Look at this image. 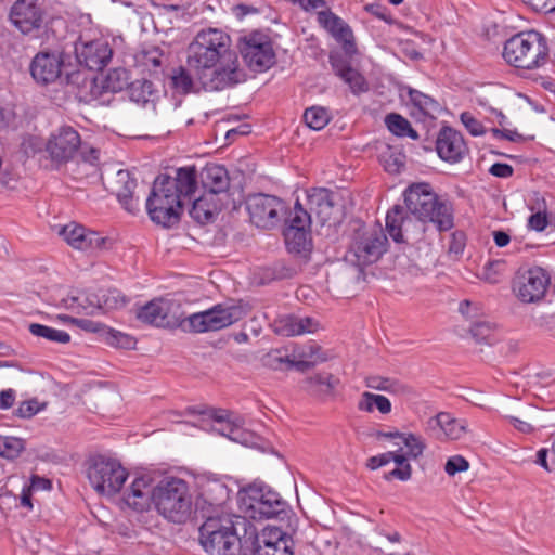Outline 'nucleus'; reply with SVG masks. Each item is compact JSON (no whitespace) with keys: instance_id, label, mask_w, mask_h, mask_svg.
<instances>
[{"instance_id":"nucleus-1","label":"nucleus","mask_w":555,"mask_h":555,"mask_svg":"<svg viewBox=\"0 0 555 555\" xmlns=\"http://www.w3.org/2000/svg\"><path fill=\"white\" fill-rule=\"evenodd\" d=\"M403 196L404 205H395L386 216V230L396 243L422 240L426 222L434 223L440 232L453 228L452 207L441 202L429 184H413Z\"/></svg>"},{"instance_id":"nucleus-2","label":"nucleus","mask_w":555,"mask_h":555,"mask_svg":"<svg viewBox=\"0 0 555 555\" xmlns=\"http://www.w3.org/2000/svg\"><path fill=\"white\" fill-rule=\"evenodd\" d=\"M230 37L220 29L199 31L188 48V66L194 70L201 88L219 91L244 80L237 55L230 49Z\"/></svg>"},{"instance_id":"nucleus-3","label":"nucleus","mask_w":555,"mask_h":555,"mask_svg":"<svg viewBox=\"0 0 555 555\" xmlns=\"http://www.w3.org/2000/svg\"><path fill=\"white\" fill-rule=\"evenodd\" d=\"M246 310L240 304L222 302L210 309L184 317L177 300L155 298L135 310V317L144 324L163 327H183L194 333L219 331L242 320Z\"/></svg>"},{"instance_id":"nucleus-4","label":"nucleus","mask_w":555,"mask_h":555,"mask_svg":"<svg viewBox=\"0 0 555 555\" xmlns=\"http://www.w3.org/2000/svg\"><path fill=\"white\" fill-rule=\"evenodd\" d=\"M196 189L197 171L194 166L178 168L173 178L168 175L156 177L145 203L151 220L164 228L177 224L183 205L192 201Z\"/></svg>"},{"instance_id":"nucleus-5","label":"nucleus","mask_w":555,"mask_h":555,"mask_svg":"<svg viewBox=\"0 0 555 555\" xmlns=\"http://www.w3.org/2000/svg\"><path fill=\"white\" fill-rule=\"evenodd\" d=\"M238 508L244 518L254 520L274 518L282 524L298 522L296 515L281 495L269 486L254 481L237 493Z\"/></svg>"},{"instance_id":"nucleus-6","label":"nucleus","mask_w":555,"mask_h":555,"mask_svg":"<svg viewBox=\"0 0 555 555\" xmlns=\"http://www.w3.org/2000/svg\"><path fill=\"white\" fill-rule=\"evenodd\" d=\"M503 57L516 68H539L548 60L547 40L537 30L518 33L506 40Z\"/></svg>"},{"instance_id":"nucleus-7","label":"nucleus","mask_w":555,"mask_h":555,"mask_svg":"<svg viewBox=\"0 0 555 555\" xmlns=\"http://www.w3.org/2000/svg\"><path fill=\"white\" fill-rule=\"evenodd\" d=\"M199 542L210 555H246L235 522L229 516H210L199 528Z\"/></svg>"},{"instance_id":"nucleus-8","label":"nucleus","mask_w":555,"mask_h":555,"mask_svg":"<svg viewBox=\"0 0 555 555\" xmlns=\"http://www.w3.org/2000/svg\"><path fill=\"white\" fill-rule=\"evenodd\" d=\"M153 502L165 518L173 522H183L190 514L192 496L183 479L167 477L153 489Z\"/></svg>"},{"instance_id":"nucleus-9","label":"nucleus","mask_w":555,"mask_h":555,"mask_svg":"<svg viewBox=\"0 0 555 555\" xmlns=\"http://www.w3.org/2000/svg\"><path fill=\"white\" fill-rule=\"evenodd\" d=\"M87 476L98 493L114 495L122 488L128 473L118 461L98 455L90 460Z\"/></svg>"},{"instance_id":"nucleus-10","label":"nucleus","mask_w":555,"mask_h":555,"mask_svg":"<svg viewBox=\"0 0 555 555\" xmlns=\"http://www.w3.org/2000/svg\"><path fill=\"white\" fill-rule=\"evenodd\" d=\"M387 243L382 229H360L354 234L346 258L360 268L372 264L386 251Z\"/></svg>"},{"instance_id":"nucleus-11","label":"nucleus","mask_w":555,"mask_h":555,"mask_svg":"<svg viewBox=\"0 0 555 555\" xmlns=\"http://www.w3.org/2000/svg\"><path fill=\"white\" fill-rule=\"evenodd\" d=\"M281 526H268L259 534H255L254 555H294L293 533L297 522H284Z\"/></svg>"},{"instance_id":"nucleus-12","label":"nucleus","mask_w":555,"mask_h":555,"mask_svg":"<svg viewBox=\"0 0 555 555\" xmlns=\"http://www.w3.org/2000/svg\"><path fill=\"white\" fill-rule=\"evenodd\" d=\"M550 284V273L535 266L519 270L513 280L512 289L522 304H537L545 297Z\"/></svg>"},{"instance_id":"nucleus-13","label":"nucleus","mask_w":555,"mask_h":555,"mask_svg":"<svg viewBox=\"0 0 555 555\" xmlns=\"http://www.w3.org/2000/svg\"><path fill=\"white\" fill-rule=\"evenodd\" d=\"M245 204L251 223L261 229H272L279 224L286 210L281 198L263 193L249 195Z\"/></svg>"},{"instance_id":"nucleus-14","label":"nucleus","mask_w":555,"mask_h":555,"mask_svg":"<svg viewBox=\"0 0 555 555\" xmlns=\"http://www.w3.org/2000/svg\"><path fill=\"white\" fill-rule=\"evenodd\" d=\"M246 65L254 72H263L275 63V53L269 38L261 33L245 36L238 43Z\"/></svg>"},{"instance_id":"nucleus-15","label":"nucleus","mask_w":555,"mask_h":555,"mask_svg":"<svg viewBox=\"0 0 555 555\" xmlns=\"http://www.w3.org/2000/svg\"><path fill=\"white\" fill-rule=\"evenodd\" d=\"M64 62V52L42 50L33 57L29 72L38 85L55 83L62 79Z\"/></svg>"},{"instance_id":"nucleus-16","label":"nucleus","mask_w":555,"mask_h":555,"mask_svg":"<svg viewBox=\"0 0 555 555\" xmlns=\"http://www.w3.org/2000/svg\"><path fill=\"white\" fill-rule=\"evenodd\" d=\"M81 146L79 133L69 126L59 128L47 143V152L57 163H66L74 157Z\"/></svg>"},{"instance_id":"nucleus-17","label":"nucleus","mask_w":555,"mask_h":555,"mask_svg":"<svg viewBox=\"0 0 555 555\" xmlns=\"http://www.w3.org/2000/svg\"><path fill=\"white\" fill-rule=\"evenodd\" d=\"M10 21L24 35L39 30L43 23V11L37 0H16L10 11Z\"/></svg>"},{"instance_id":"nucleus-18","label":"nucleus","mask_w":555,"mask_h":555,"mask_svg":"<svg viewBox=\"0 0 555 555\" xmlns=\"http://www.w3.org/2000/svg\"><path fill=\"white\" fill-rule=\"evenodd\" d=\"M75 53L79 64L90 70H102L113 54L109 44L102 39L76 43Z\"/></svg>"},{"instance_id":"nucleus-19","label":"nucleus","mask_w":555,"mask_h":555,"mask_svg":"<svg viewBox=\"0 0 555 555\" xmlns=\"http://www.w3.org/2000/svg\"><path fill=\"white\" fill-rule=\"evenodd\" d=\"M59 234L68 245L85 251L102 249L106 243V237L100 233L76 223L64 225Z\"/></svg>"},{"instance_id":"nucleus-20","label":"nucleus","mask_w":555,"mask_h":555,"mask_svg":"<svg viewBox=\"0 0 555 555\" xmlns=\"http://www.w3.org/2000/svg\"><path fill=\"white\" fill-rule=\"evenodd\" d=\"M436 150L441 159L457 163L463 159L467 146L459 131L450 127H443L437 137Z\"/></svg>"},{"instance_id":"nucleus-21","label":"nucleus","mask_w":555,"mask_h":555,"mask_svg":"<svg viewBox=\"0 0 555 555\" xmlns=\"http://www.w3.org/2000/svg\"><path fill=\"white\" fill-rule=\"evenodd\" d=\"M154 479L150 475L137 477L124 495L125 503L137 509L143 511L153 500Z\"/></svg>"},{"instance_id":"nucleus-22","label":"nucleus","mask_w":555,"mask_h":555,"mask_svg":"<svg viewBox=\"0 0 555 555\" xmlns=\"http://www.w3.org/2000/svg\"><path fill=\"white\" fill-rule=\"evenodd\" d=\"M335 196L333 191L324 188H315L308 193V206L323 224L332 218Z\"/></svg>"},{"instance_id":"nucleus-23","label":"nucleus","mask_w":555,"mask_h":555,"mask_svg":"<svg viewBox=\"0 0 555 555\" xmlns=\"http://www.w3.org/2000/svg\"><path fill=\"white\" fill-rule=\"evenodd\" d=\"M318 22L322 25L337 41L344 43L346 50L353 47L352 31L350 27L336 14L330 10L318 13Z\"/></svg>"},{"instance_id":"nucleus-24","label":"nucleus","mask_w":555,"mask_h":555,"mask_svg":"<svg viewBox=\"0 0 555 555\" xmlns=\"http://www.w3.org/2000/svg\"><path fill=\"white\" fill-rule=\"evenodd\" d=\"M137 180L131 177L128 170H119L117 172L115 193L119 203L130 214L138 212L140 207L139 199L133 196Z\"/></svg>"},{"instance_id":"nucleus-25","label":"nucleus","mask_w":555,"mask_h":555,"mask_svg":"<svg viewBox=\"0 0 555 555\" xmlns=\"http://www.w3.org/2000/svg\"><path fill=\"white\" fill-rule=\"evenodd\" d=\"M427 429L437 438L444 436L451 440L460 439L465 430L464 426L461 425L457 420L444 412L438 413L435 417L429 418Z\"/></svg>"},{"instance_id":"nucleus-26","label":"nucleus","mask_w":555,"mask_h":555,"mask_svg":"<svg viewBox=\"0 0 555 555\" xmlns=\"http://www.w3.org/2000/svg\"><path fill=\"white\" fill-rule=\"evenodd\" d=\"M201 182L210 194L223 193L230 185L228 170L221 165H206L201 172Z\"/></svg>"},{"instance_id":"nucleus-27","label":"nucleus","mask_w":555,"mask_h":555,"mask_svg":"<svg viewBox=\"0 0 555 555\" xmlns=\"http://www.w3.org/2000/svg\"><path fill=\"white\" fill-rule=\"evenodd\" d=\"M284 238L289 253L307 257L312 249L310 229L286 227Z\"/></svg>"},{"instance_id":"nucleus-28","label":"nucleus","mask_w":555,"mask_h":555,"mask_svg":"<svg viewBox=\"0 0 555 555\" xmlns=\"http://www.w3.org/2000/svg\"><path fill=\"white\" fill-rule=\"evenodd\" d=\"M129 99L142 106L154 104L158 98V90L154 88L152 81L147 79H138L129 83L127 88Z\"/></svg>"},{"instance_id":"nucleus-29","label":"nucleus","mask_w":555,"mask_h":555,"mask_svg":"<svg viewBox=\"0 0 555 555\" xmlns=\"http://www.w3.org/2000/svg\"><path fill=\"white\" fill-rule=\"evenodd\" d=\"M315 326V322L310 318L286 317L275 323V332L283 336H295L311 333Z\"/></svg>"},{"instance_id":"nucleus-30","label":"nucleus","mask_w":555,"mask_h":555,"mask_svg":"<svg viewBox=\"0 0 555 555\" xmlns=\"http://www.w3.org/2000/svg\"><path fill=\"white\" fill-rule=\"evenodd\" d=\"M170 81L172 89H175L178 93L181 94L196 92L199 90L197 85L201 86V83L197 80V77L195 76L194 78L189 72V69L182 66H179L172 70V74L170 75Z\"/></svg>"},{"instance_id":"nucleus-31","label":"nucleus","mask_w":555,"mask_h":555,"mask_svg":"<svg viewBox=\"0 0 555 555\" xmlns=\"http://www.w3.org/2000/svg\"><path fill=\"white\" fill-rule=\"evenodd\" d=\"M106 93L102 81H99L96 78L82 77L77 96L80 102L89 104L94 101L104 102L105 100L101 101V99Z\"/></svg>"},{"instance_id":"nucleus-32","label":"nucleus","mask_w":555,"mask_h":555,"mask_svg":"<svg viewBox=\"0 0 555 555\" xmlns=\"http://www.w3.org/2000/svg\"><path fill=\"white\" fill-rule=\"evenodd\" d=\"M388 130L397 137L418 139V133L412 128L410 121L397 113H390L385 118Z\"/></svg>"},{"instance_id":"nucleus-33","label":"nucleus","mask_w":555,"mask_h":555,"mask_svg":"<svg viewBox=\"0 0 555 555\" xmlns=\"http://www.w3.org/2000/svg\"><path fill=\"white\" fill-rule=\"evenodd\" d=\"M409 98L412 104L422 113L424 116L435 118L436 114L440 112L439 103L427 94L421 91L410 89Z\"/></svg>"},{"instance_id":"nucleus-34","label":"nucleus","mask_w":555,"mask_h":555,"mask_svg":"<svg viewBox=\"0 0 555 555\" xmlns=\"http://www.w3.org/2000/svg\"><path fill=\"white\" fill-rule=\"evenodd\" d=\"M320 351V347L315 344L309 345L307 348H304L300 352H298V360H291L288 361L289 367H295L296 370L300 372H305L315 365V363L320 360L323 361L324 359H320L317 357V353Z\"/></svg>"},{"instance_id":"nucleus-35","label":"nucleus","mask_w":555,"mask_h":555,"mask_svg":"<svg viewBox=\"0 0 555 555\" xmlns=\"http://www.w3.org/2000/svg\"><path fill=\"white\" fill-rule=\"evenodd\" d=\"M217 207L208 204L205 197H199L193 201L190 209V216L201 224L208 223L212 220Z\"/></svg>"},{"instance_id":"nucleus-36","label":"nucleus","mask_w":555,"mask_h":555,"mask_svg":"<svg viewBox=\"0 0 555 555\" xmlns=\"http://www.w3.org/2000/svg\"><path fill=\"white\" fill-rule=\"evenodd\" d=\"M107 93H116L128 88V74L122 68H115L107 73L106 77L101 80Z\"/></svg>"},{"instance_id":"nucleus-37","label":"nucleus","mask_w":555,"mask_h":555,"mask_svg":"<svg viewBox=\"0 0 555 555\" xmlns=\"http://www.w3.org/2000/svg\"><path fill=\"white\" fill-rule=\"evenodd\" d=\"M365 385L369 388L390 393H401L404 391V386L399 380L378 375L366 377Z\"/></svg>"},{"instance_id":"nucleus-38","label":"nucleus","mask_w":555,"mask_h":555,"mask_svg":"<svg viewBox=\"0 0 555 555\" xmlns=\"http://www.w3.org/2000/svg\"><path fill=\"white\" fill-rule=\"evenodd\" d=\"M28 328L33 335L43 337L51 341L66 344L70 340V336L67 332L49 327L47 325L31 323Z\"/></svg>"},{"instance_id":"nucleus-39","label":"nucleus","mask_w":555,"mask_h":555,"mask_svg":"<svg viewBox=\"0 0 555 555\" xmlns=\"http://www.w3.org/2000/svg\"><path fill=\"white\" fill-rule=\"evenodd\" d=\"M25 450V440L16 437L0 436V456L14 460Z\"/></svg>"},{"instance_id":"nucleus-40","label":"nucleus","mask_w":555,"mask_h":555,"mask_svg":"<svg viewBox=\"0 0 555 555\" xmlns=\"http://www.w3.org/2000/svg\"><path fill=\"white\" fill-rule=\"evenodd\" d=\"M304 120L310 129L321 130L328 124L330 115L325 108L312 106L305 111Z\"/></svg>"},{"instance_id":"nucleus-41","label":"nucleus","mask_w":555,"mask_h":555,"mask_svg":"<svg viewBox=\"0 0 555 555\" xmlns=\"http://www.w3.org/2000/svg\"><path fill=\"white\" fill-rule=\"evenodd\" d=\"M103 337L108 345L122 349H133L137 344V340L131 335L107 326L104 328Z\"/></svg>"},{"instance_id":"nucleus-42","label":"nucleus","mask_w":555,"mask_h":555,"mask_svg":"<svg viewBox=\"0 0 555 555\" xmlns=\"http://www.w3.org/2000/svg\"><path fill=\"white\" fill-rule=\"evenodd\" d=\"M380 163L387 172L399 173L405 165V156L389 149L380 155Z\"/></svg>"},{"instance_id":"nucleus-43","label":"nucleus","mask_w":555,"mask_h":555,"mask_svg":"<svg viewBox=\"0 0 555 555\" xmlns=\"http://www.w3.org/2000/svg\"><path fill=\"white\" fill-rule=\"evenodd\" d=\"M101 302L103 310L119 309L127 305L128 299L120 291L107 289L101 294Z\"/></svg>"},{"instance_id":"nucleus-44","label":"nucleus","mask_w":555,"mask_h":555,"mask_svg":"<svg viewBox=\"0 0 555 555\" xmlns=\"http://www.w3.org/2000/svg\"><path fill=\"white\" fill-rule=\"evenodd\" d=\"M402 441L408 448L406 455L410 459L416 460L421 456L426 448L424 440L414 434H404Z\"/></svg>"},{"instance_id":"nucleus-45","label":"nucleus","mask_w":555,"mask_h":555,"mask_svg":"<svg viewBox=\"0 0 555 555\" xmlns=\"http://www.w3.org/2000/svg\"><path fill=\"white\" fill-rule=\"evenodd\" d=\"M89 300V296L87 295H78V296H68L61 300V305L75 313H86L92 314V311L88 310V306L86 301Z\"/></svg>"},{"instance_id":"nucleus-46","label":"nucleus","mask_w":555,"mask_h":555,"mask_svg":"<svg viewBox=\"0 0 555 555\" xmlns=\"http://www.w3.org/2000/svg\"><path fill=\"white\" fill-rule=\"evenodd\" d=\"M46 403H40L36 398L23 401L14 411V415L21 418H30L40 411L44 410Z\"/></svg>"},{"instance_id":"nucleus-47","label":"nucleus","mask_w":555,"mask_h":555,"mask_svg":"<svg viewBox=\"0 0 555 555\" xmlns=\"http://www.w3.org/2000/svg\"><path fill=\"white\" fill-rule=\"evenodd\" d=\"M351 89L353 93H362L367 91L365 78L354 68L347 70L341 78Z\"/></svg>"},{"instance_id":"nucleus-48","label":"nucleus","mask_w":555,"mask_h":555,"mask_svg":"<svg viewBox=\"0 0 555 555\" xmlns=\"http://www.w3.org/2000/svg\"><path fill=\"white\" fill-rule=\"evenodd\" d=\"M225 437H228L230 440H232L234 442H238L243 446H253L256 443L255 435L251 431L246 430L238 424L236 425L235 428H230L229 431H225Z\"/></svg>"},{"instance_id":"nucleus-49","label":"nucleus","mask_w":555,"mask_h":555,"mask_svg":"<svg viewBox=\"0 0 555 555\" xmlns=\"http://www.w3.org/2000/svg\"><path fill=\"white\" fill-rule=\"evenodd\" d=\"M494 326L487 321H477L470 327V333L477 343H488L493 334Z\"/></svg>"},{"instance_id":"nucleus-50","label":"nucleus","mask_w":555,"mask_h":555,"mask_svg":"<svg viewBox=\"0 0 555 555\" xmlns=\"http://www.w3.org/2000/svg\"><path fill=\"white\" fill-rule=\"evenodd\" d=\"M310 215L301 207L300 203L297 201L294 206V211L291 215L289 223L287 227L310 229Z\"/></svg>"},{"instance_id":"nucleus-51","label":"nucleus","mask_w":555,"mask_h":555,"mask_svg":"<svg viewBox=\"0 0 555 555\" xmlns=\"http://www.w3.org/2000/svg\"><path fill=\"white\" fill-rule=\"evenodd\" d=\"M307 383L311 386H320L324 392H331L338 384V379L330 373H321L309 377Z\"/></svg>"},{"instance_id":"nucleus-52","label":"nucleus","mask_w":555,"mask_h":555,"mask_svg":"<svg viewBox=\"0 0 555 555\" xmlns=\"http://www.w3.org/2000/svg\"><path fill=\"white\" fill-rule=\"evenodd\" d=\"M466 245V236L464 232L456 231L450 235L448 245V254L457 258L464 250Z\"/></svg>"},{"instance_id":"nucleus-53","label":"nucleus","mask_w":555,"mask_h":555,"mask_svg":"<svg viewBox=\"0 0 555 555\" xmlns=\"http://www.w3.org/2000/svg\"><path fill=\"white\" fill-rule=\"evenodd\" d=\"M469 467V463L461 455L451 456L446 465L444 470L449 476H454L456 473L465 472Z\"/></svg>"},{"instance_id":"nucleus-54","label":"nucleus","mask_w":555,"mask_h":555,"mask_svg":"<svg viewBox=\"0 0 555 555\" xmlns=\"http://www.w3.org/2000/svg\"><path fill=\"white\" fill-rule=\"evenodd\" d=\"M461 121L472 135L478 137L485 133V127L482 126V124L478 119H476L470 113H462Z\"/></svg>"},{"instance_id":"nucleus-55","label":"nucleus","mask_w":555,"mask_h":555,"mask_svg":"<svg viewBox=\"0 0 555 555\" xmlns=\"http://www.w3.org/2000/svg\"><path fill=\"white\" fill-rule=\"evenodd\" d=\"M288 361H291V359H288L287 356H283L280 350H273L267 353L263 359L264 364L272 370H282L283 365L288 366Z\"/></svg>"},{"instance_id":"nucleus-56","label":"nucleus","mask_w":555,"mask_h":555,"mask_svg":"<svg viewBox=\"0 0 555 555\" xmlns=\"http://www.w3.org/2000/svg\"><path fill=\"white\" fill-rule=\"evenodd\" d=\"M73 325L81 328L85 332L99 333L101 336H103L104 328H106V325L100 322L82 318H76V320H73Z\"/></svg>"},{"instance_id":"nucleus-57","label":"nucleus","mask_w":555,"mask_h":555,"mask_svg":"<svg viewBox=\"0 0 555 555\" xmlns=\"http://www.w3.org/2000/svg\"><path fill=\"white\" fill-rule=\"evenodd\" d=\"M330 62L335 74L340 78H343L346 75L347 70H350L352 68L350 66V63L346 59L338 55H331Z\"/></svg>"},{"instance_id":"nucleus-58","label":"nucleus","mask_w":555,"mask_h":555,"mask_svg":"<svg viewBox=\"0 0 555 555\" xmlns=\"http://www.w3.org/2000/svg\"><path fill=\"white\" fill-rule=\"evenodd\" d=\"M547 225L546 211L533 212L528 219V227L534 231H543Z\"/></svg>"},{"instance_id":"nucleus-59","label":"nucleus","mask_w":555,"mask_h":555,"mask_svg":"<svg viewBox=\"0 0 555 555\" xmlns=\"http://www.w3.org/2000/svg\"><path fill=\"white\" fill-rule=\"evenodd\" d=\"M273 275L274 280H285L292 279L296 274V270L293 267L286 266L283 262H278L273 266Z\"/></svg>"},{"instance_id":"nucleus-60","label":"nucleus","mask_w":555,"mask_h":555,"mask_svg":"<svg viewBox=\"0 0 555 555\" xmlns=\"http://www.w3.org/2000/svg\"><path fill=\"white\" fill-rule=\"evenodd\" d=\"M412 468L411 465L397 466L395 469L390 470L385 475L387 480L396 478L402 481H406L411 478Z\"/></svg>"},{"instance_id":"nucleus-61","label":"nucleus","mask_w":555,"mask_h":555,"mask_svg":"<svg viewBox=\"0 0 555 555\" xmlns=\"http://www.w3.org/2000/svg\"><path fill=\"white\" fill-rule=\"evenodd\" d=\"M489 172L494 177L508 178L513 176L514 169L508 164L495 163L490 167Z\"/></svg>"},{"instance_id":"nucleus-62","label":"nucleus","mask_w":555,"mask_h":555,"mask_svg":"<svg viewBox=\"0 0 555 555\" xmlns=\"http://www.w3.org/2000/svg\"><path fill=\"white\" fill-rule=\"evenodd\" d=\"M534 11L552 12L555 10V0H525Z\"/></svg>"},{"instance_id":"nucleus-63","label":"nucleus","mask_w":555,"mask_h":555,"mask_svg":"<svg viewBox=\"0 0 555 555\" xmlns=\"http://www.w3.org/2000/svg\"><path fill=\"white\" fill-rule=\"evenodd\" d=\"M391 462V452L382 453L367 460L366 466L370 469H377Z\"/></svg>"},{"instance_id":"nucleus-64","label":"nucleus","mask_w":555,"mask_h":555,"mask_svg":"<svg viewBox=\"0 0 555 555\" xmlns=\"http://www.w3.org/2000/svg\"><path fill=\"white\" fill-rule=\"evenodd\" d=\"M15 402V390L9 388L0 391V409L8 410L13 406Z\"/></svg>"}]
</instances>
